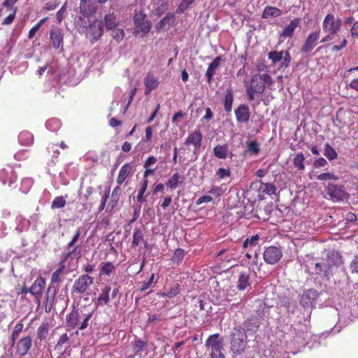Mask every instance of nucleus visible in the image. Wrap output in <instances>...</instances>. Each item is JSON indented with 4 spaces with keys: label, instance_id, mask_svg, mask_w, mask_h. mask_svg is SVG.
I'll use <instances>...</instances> for the list:
<instances>
[{
    "label": "nucleus",
    "instance_id": "46",
    "mask_svg": "<svg viewBox=\"0 0 358 358\" xmlns=\"http://www.w3.org/2000/svg\"><path fill=\"white\" fill-rule=\"evenodd\" d=\"M185 250L181 248H178L175 250L172 257L171 261L173 263H176L177 264H179L182 262L184 257H185Z\"/></svg>",
    "mask_w": 358,
    "mask_h": 358
},
{
    "label": "nucleus",
    "instance_id": "2",
    "mask_svg": "<svg viewBox=\"0 0 358 358\" xmlns=\"http://www.w3.org/2000/svg\"><path fill=\"white\" fill-rule=\"evenodd\" d=\"M342 27V19L329 13L324 18L322 28V31L327 34L322 38L321 43L331 41L341 30Z\"/></svg>",
    "mask_w": 358,
    "mask_h": 358
},
{
    "label": "nucleus",
    "instance_id": "64",
    "mask_svg": "<svg viewBox=\"0 0 358 358\" xmlns=\"http://www.w3.org/2000/svg\"><path fill=\"white\" fill-rule=\"evenodd\" d=\"M157 159L154 156H150L143 163V167L144 168H149L156 164Z\"/></svg>",
    "mask_w": 358,
    "mask_h": 358
},
{
    "label": "nucleus",
    "instance_id": "22",
    "mask_svg": "<svg viewBox=\"0 0 358 358\" xmlns=\"http://www.w3.org/2000/svg\"><path fill=\"white\" fill-rule=\"evenodd\" d=\"M301 20L299 17H295L292 20L280 33V36L283 38H292L294 36L295 29L299 27Z\"/></svg>",
    "mask_w": 358,
    "mask_h": 358
},
{
    "label": "nucleus",
    "instance_id": "63",
    "mask_svg": "<svg viewBox=\"0 0 358 358\" xmlns=\"http://www.w3.org/2000/svg\"><path fill=\"white\" fill-rule=\"evenodd\" d=\"M348 44V41L345 38H343L341 41V43L339 45H334L331 48V50L334 52H338L343 49L345 47H346Z\"/></svg>",
    "mask_w": 358,
    "mask_h": 358
},
{
    "label": "nucleus",
    "instance_id": "61",
    "mask_svg": "<svg viewBox=\"0 0 358 358\" xmlns=\"http://www.w3.org/2000/svg\"><path fill=\"white\" fill-rule=\"evenodd\" d=\"M141 206L138 205L134 207V213H133V217L131 220L129 222V224H131V223L134 222L139 217L141 214Z\"/></svg>",
    "mask_w": 358,
    "mask_h": 358
},
{
    "label": "nucleus",
    "instance_id": "40",
    "mask_svg": "<svg viewBox=\"0 0 358 358\" xmlns=\"http://www.w3.org/2000/svg\"><path fill=\"white\" fill-rule=\"evenodd\" d=\"M324 155L330 161L334 160L338 157L336 151L329 143L324 145Z\"/></svg>",
    "mask_w": 358,
    "mask_h": 358
},
{
    "label": "nucleus",
    "instance_id": "6",
    "mask_svg": "<svg viewBox=\"0 0 358 358\" xmlns=\"http://www.w3.org/2000/svg\"><path fill=\"white\" fill-rule=\"evenodd\" d=\"M79 8L80 15L78 20L81 22L80 25L87 27L90 18L96 12V8L94 6L92 0H80Z\"/></svg>",
    "mask_w": 358,
    "mask_h": 358
},
{
    "label": "nucleus",
    "instance_id": "36",
    "mask_svg": "<svg viewBox=\"0 0 358 358\" xmlns=\"http://www.w3.org/2000/svg\"><path fill=\"white\" fill-rule=\"evenodd\" d=\"M115 270V267L110 262L100 264V273L106 275H110Z\"/></svg>",
    "mask_w": 358,
    "mask_h": 358
},
{
    "label": "nucleus",
    "instance_id": "20",
    "mask_svg": "<svg viewBox=\"0 0 358 358\" xmlns=\"http://www.w3.org/2000/svg\"><path fill=\"white\" fill-rule=\"evenodd\" d=\"M50 41L55 49H59L62 47L64 41V34L61 29L56 27L50 32Z\"/></svg>",
    "mask_w": 358,
    "mask_h": 358
},
{
    "label": "nucleus",
    "instance_id": "34",
    "mask_svg": "<svg viewBox=\"0 0 358 358\" xmlns=\"http://www.w3.org/2000/svg\"><path fill=\"white\" fill-rule=\"evenodd\" d=\"M180 175L178 173H175L173 176L165 182L166 186L171 189H175L182 182L180 180Z\"/></svg>",
    "mask_w": 358,
    "mask_h": 358
},
{
    "label": "nucleus",
    "instance_id": "37",
    "mask_svg": "<svg viewBox=\"0 0 358 358\" xmlns=\"http://www.w3.org/2000/svg\"><path fill=\"white\" fill-rule=\"evenodd\" d=\"M148 186V180H143L141 183V187L138 189V194L136 196V200L138 203H142L146 201V199L144 198V194Z\"/></svg>",
    "mask_w": 358,
    "mask_h": 358
},
{
    "label": "nucleus",
    "instance_id": "13",
    "mask_svg": "<svg viewBox=\"0 0 358 358\" xmlns=\"http://www.w3.org/2000/svg\"><path fill=\"white\" fill-rule=\"evenodd\" d=\"M45 278L42 276H38L29 288V293L34 296L38 303L42 297L43 290L45 286Z\"/></svg>",
    "mask_w": 358,
    "mask_h": 358
},
{
    "label": "nucleus",
    "instance_id": "31",
    "mask_svg": "<svg viewBox=\"0 0 358 358\" xmlns=\"http://www.w3.org/2000/svg\"><path fill=\"white\" fill-rule=\"evenodd\" d=\"M233 102V90L231 87H229L226 90L224 99V108L226 112L229 113L231 110Z\"/></svg>",
    "mask_w": 358,
    "mask_h": 358
},
{
    "label": "nucleus",
    "instance_id": "15",
    "mask_svg": "<svg viewBox=\"0 0 358 358\" xmlns=\"http://www.w3.org/2000/svg\"><path fill=\"white\" fill-rule=\"evenodd\" d=\"M327 194L333 199L336 201L344 200L347 198V194L343 187L340 185L329 184L326 189Z\"/></svg>",
    "mask_w": 358,
    "mask_h": 358
},
{
    "label": "nucleus",
    "instance_id": "60",
    "mask_svg": "<svg viewBox=\"0 0 358 358\" xmlns=\"http://www.w3.org/2000/svg\"><path fill=\"white\" fill-rule=\"evenodd\" d=\"M109 194H110V188H108L105 191L104 194L102 196L101 202V204L99 206V210L100 211L103 210L105 208L107 200H108V196H109Z\"/></svg>",
    "mask_w": 358,
    "mask_h": 358
},
{
    "label": "nucleus",
    "instance_id": "41",
    "mask_svg": "<svg viewBox=\"0 0 358 358\" xmlns=\"http://www.w3.org/2000/svg\"><path fill=\"white\" fill-rule=\"evenodd\" d=\"M304 160L303 154L302 152L297 153L293 159L294 166L299 170L303 171L305 169Z\"/></svg>",
    "mask_w": 358,
    "mask_h": 358
},
{
    "label": "nucleus",
    "instance_id": "58",
    "mask_svg": "<svg viewBox=\"0 0 358 358\" xmlns=\"http://www.w3.org/2000/svg\"><path fill=\"white\" fill-rule=\"evenodd\" d=\"M216 176L218 179H223L225 177H229L231 176V171L229 169L219 168L216 172Z\"/></svg>",
    "mask_w": 358,
    "mask_h": 358
},
{
    "label": "nucleus",
    "instance_id": "52",
    "mask_svg": "<svg viewBox=\"0 0 358 358\" xmlns=\"http://www.w3.org/2000/svg\"><path fill=\"white\" fill-rule=\"evenodd\" d=\"M180 285L178 283H176L174 285L173 287L169 289L166 293H164L163 295L171 299L178 295L180 293Z\"/></svg>",
    "mask_w": 358,
    "mask_h": 358
},
{
    "label": "nucleus",
    "instance_id": "38",
    "mask_svg": "<svg viewBox=\"0 0 358 358\" xmlns=\"http://www.w3.org/2000/svg\"><path fill=\"white\" fill-rule=\"evenodd\" d=\"M249 275L246 273H241L239 275L237 287L240 290H244L247 287L250 286Z\"/></svg>",
    "mask_w": 358,
    "mask_h": 358
},
{
    "label": "nucleus",
    "instance_id": "45",
    "mask_svg": "<svg viewBox=\"0 0 358 358\" xmlns=\"http://www.w3.org/2000/svg\"><path fill=\"white\" fill-rule=\"evenodd\" d=\"M284 51H271L268 53V58L271 60L273 64L279 62L282 59Z\"/></svg>",
    "mask_w": 358,
    "mask_h": 358
},
{
    "label": "nucleus",
    "instance_id": "30",
    "mask_svg": "<svg viewBox=\"0 0 358 358\" xmlns=\"http://www.w3.org/2000/svg\"><path fill=\"white\" fill-rule=\"evenodd\" d=\"M228 152L229 146L227 144L217 145L213 148L214 155L219 159H226L228 155Z\"/></svg>",
    "mask_w": 358,
    "mask_h": 358
},
{
    "label": "nucleus",
    "instance_id": "47",
    "mask_svg": "<svg viewBox=\"0 0 358 358\" xmlns=\"http://www.w3.org/2000/svg\"><path fill=\"white\" fill-rule=\"evenodd\" d=\"M259 257L256 251H254V257L252 259V262L250 264V267L252 268V270L254 273H257V271H260V266L262 265V263H259Z\"/></svg>",
    "mask_w": 358,
    "mask_h": 358
},
{
    "label": "nucleus",
    "instance_id": "28",
    "mask_svg": "<svg viewBox=\"0 0 358 358\" xmlns=\"http://www.w3.org/2000/svg\"><path fill=\"white\" fill-rule=\"evenodd\" d=\"M103 21L107 29H113L119 24L117 17L114 13L106 15Z\"/></svg>",
    "mask_w": 358,
    "mask_h": 358
},
{
    "label": "nucleus",
    "instance_id": "8",
    "mask_svg": "<svg viewBox=\"0 0 358 358\" xmlns=\"http://www.w3.org/2000/svg\"><path fill=\"white\" fill-rule=\"evenodd\" d=\"M119 294V287L115 282L112 288L109 285H105L101 289V293L97 298L96 304L97 306H103L108 305L110 301V296L111 299H115Z\"/></svg>",
    "mask_w": 358,
    "mask_h": 358
},
{
    "label": "nucleus",
    "instance_id": "39",
    "mask_svg": "<svg viewBox=\"0 0 358 358\" xmlns=\"http://www.w3.org/2000/svg\"><path fill=\"white\" fill-rule=\"evenodd\" d=\"M121 192V187L120 185H119L115 187L114 189H113L110 196V203L112 208H113L117 204L120 198Z\"/></svg>",
    "mask_w": 358,
    "mask_h": 358
},
{
    "label": "nucleus",
    "instance_id": "9",
    "mask_svg": "<svg viewBox=\"0 0 358 358\" xmlns=\"http://www.w3.org/2000/svg\"><path fill=\"white\" fill-rule=\"evenodd\" d=\"M146 15L143 12L136 13L134 16L133 20L136 29L134 34L143 33V35L150 32L152 23L149 20H146Z\"/></svg>",
    "mask_w": 358,
    "mask_h": 358
},
{
    "label": "nucleus",
    "instance_id": "50",
    "mask_svg": "<svg viewBox=\"0 0 358 358\" xmlns=\"http://www.w3.org/2000/svg\"><path fill=\"white\" fill-rule=\"evenodd\" d=\"M66 201L62 196H56L52 202V208H61L64 207Z\"/></svg>",
    "mask_w": 358,
    "mask_h": 358
},
{
    "label": "nucleus",
    "instance_id": "25",
    "mask_svg": "<svg viewBox=\"0 0 358 358\" xmlns=\"http://www.w3.org/2000/svg\"><path fill=\"white\" fill-rule=\"evenodd\" d=\"M235 115L238 122L245 123L250 119L249 108L245 104H241L236 110Z\"/></svg>",
    "mask_w": 358,
    "mask_h": 358
},
{
    "label": "nucleus",
    "instance_id": "32",
    "mask_svg": "<svg viewBox=\"0 0 358 358\" xmlns=\"http://www.w3.org/2000/svg\"><path fill=\"white\" fill-rule=\"evenodd\" d=\"M50 329V324L48 322H42L37 329V338L40 341L45 340L48 336Z\"/></svg>",
    "mask_w": 358,
    "mask_h": 358
},
{
    "label": "nucleus",
    "instance_id": "35",
    "mask_svg": "<svg viewBox=\"0 0 358 358\" xmlns=\"http://www.w3.org/2000/svg\"><path fill=\"white\" fill-rule=\"evenodd\" d=\"M24 324L20 321L15 324L14 327L13 331L11 334V337L10 339V344L11 346H14L15 345V341L18 338L20 334L22 333L23 330Z\"/></svg>",
    "mask_w": 358,
    "mask_h": 358
},
{
    "label": "nucleus",
    "instance_id": "44",
    "mask_svg": "<svg viewBox=\"0 0 358 358\" xmlns=\"http://www.w3.org/2000/svg\"><path fill=\"white\" fill-rule=\"evenodd\" d=\"M148 346L146 342L136 340L134 341L133 345V350L136 355H141V352L144 350V349Z\"/></svg>",
    "mask_w": 358,
    "mask_h": 358
},
{
    "label": "nucleus",
    "instance_id": "62",
    "mask_svg": "<svg viewBox=\"0 0 358 358\" xmlns=\"http://www.w3.org/2000/svg\"><path fill=\"white\" fill-rule=\"evenodd\" d=\"M282 62L280 64L281 67H287L289 65V63L291 62V56L288 51H285L283 57H282Z\"/></svg>",
    "mask_w": 358,
    "mask_h": 358
},
{
    "label": "nucleus",
    "instance_id": "11",
    "mask_svg": "<svg viewBox=\"0 0 358 358\" xmlns=\"http://www.w3.org/2000/svg\"><path fill=\"white\" fill-rule=\"evenodd\" d=\"M203 136L199 130H195L192 133L189 134L187 138L185 139V144L189 147L193 146V153L195 155L194 159H197V155L199 152Z\"/></svg>",
    "mask_w": 358,
    "mask_h": 358
},
{
    "label": "nucleus",
    "instance_id": "55",
    "mask_svg": "<svg viewBox=\"0 0 358 358\" xmlns=\"http://www.w3.org/2000/svg\"><path fill=\"white\" fill-rule=\"evenodd\" d=\"M17 10V8H13V10L11 11L8 16L3 19L2 22L3 25H10L13 22L15 19Z\"/></svg>",
    "mask_w": 358,
    "mask_h": 358
},
{
    "label": "nucleus",
    "instance_id": "49",
    "mask_svg": "<svg viewBox=\"0 0 358 358\" xmlns=\"http://www.w3.org/2000/svg\"><path fill=\"white\" fill-rule=\"evenodd\" d=\"M194 0H182L176 9L177 13H183L194 3Z\"/></svg>",
    "mask_w": 358,
    "mask_h": 358
},
{
    "label": "nucleus",
    "instance_id": "10",
    "mask_svg": "<svg viewBox=\"0 0 358 358\" xmlns=\"http://www.w3.org/2000/svg\"><path fill=\"white\" fill-rule=\"evenodd\" d=\"M282 257V251L280 248L269 246L265 248L263 253V258L266 263L275 264L278 263Z\"/></svg>",
    "mask_w": 358,
    "mask_h": 358
},
{
    "label": "nucleus",
    "instance_id": "48",
    "mask_svg": "<svg viewBox=\"0 0 358 358\" xmlns=\"http://www.w3.org/2000/svg\"><path fill=\"white\" fill-rule=\"evenodd\" d=\"M55 296L46 294L45 299V310L46 313H49L51 311L55 301Z\"/></svg>",
    "mask_w": 358,
    "mask_h": 358
},
{
    "label": "nucleus",
    "instance_id": "18",
    "mask_svg": "<svg viewBox=\"0 0 358 358\" xmlns=\"http://www.w3.org/2000/svg\"><path fill=\"white\" fill-rule=\"evenodd\" d=\"M318 296V292L313 289H310L305 291L300 299L299 303L303 307H310L315 301Z\"/></svg>",
    "mask_w": 358,
    "mask_h": 358
},
{
    "label": "nucleus",
    "instance_id": "14",
    "mask_svg": "<svg viewBox=\"0 0 358 358\" xmlns=\"http://www.w3.org/2000/svg\"><path fill=\"white\" fill-rule=\"evenodd\" d=\"M16 355L20 357L24 356L27 354L32 346V338L30 336H27L21 338L16 343Z\"/></svg>",
    "mask_w": 358,
    "mask_h": 358
},
{
    "label": "nucleus",
    "instance_id": "12",
    "mask_svg": "<svg viewBox=\"0 0 358 358\" xmlns=\"http://www.w3.org/2000/svg\"><path fill=\"white\" fill-rule=\"evenodd\" d=\"M320 31H315L310 32L306 38L300 51L303 54L310 52L317 45V41L320 38Z\"/></svg>",
    "mask_w": 358,
    "mask_h": 358
},
{
    "label": "nucleus",
    "instance_id": "54",
    "mask_svg": "<svg viewBox=\"0 0 358 358\" xmlns=\"http://www.w3.org/2000/svg\"><path fill=\"white\" fill-rule=\"evenodd\" d=\"M349 268L352 274H358V255H355L350 262Z\"/></svg>",
    "mask_w": 358,
    "mask_h": 358
},
{
    "label": "nucleus",
    "instance_id": "26",
    "mask_svg": "<svg viewBox=\"0 0 358 358\" xmlns=\"http://www.w3.org/2000/svg\"><path fill=\"white\" fill-rule=\"evenodd\" d=\"M144 85L145 86V94L148 95L158 86V78L148 73L144 78Z\"/></svg>",
    "mask_w": 358,
    "mask_h": 358
},
{
    "label": "nucleus",
    "instance_id": "17",
    "mask_svg": "<svg viewBox=\"0 0 358 358\" xmlns=\"http://www.w3.org/2000/svg\"><path fill=\"white\" fill-rule=\"evenodd\" d=\"M134 168L131 163H126L121 168L118 173L116 182L117 185H121L124 182L127 183V180L134 173Z\"/></svg>",
    "mask_w": 358,
    "mask_h": 358
},
{
    "label": "nucleus",
    "instance_id": "59",
    "mask_svg": "<svg viewBox=\"0 0 358 358\" xmlns=\"http://www.w3.org/2000/svg\"><path fill=\"white\" fill-rule=\"evenodd\" d=\"M154 278H155V274L152 273L149 280L141 282V285L139 286V290L141 292H143V291H145L146 289H148L150 287L151 284L152 283Z\"/></svg>",
    "mask_w": 358,
    "mask_h": 358
},
{
    "label": "nucleus",
    "instance_id": "23",
    "mask_svg": "<svg viewBox=\"0 0 358 358\" xmlns=\"http://www.w3.org/2000/svg\"><path fill=\"white\" fill-rule=\"evenodd\" d=\"M341 262V256L338 252H329L326 259L323 262V266L325 271L330 270L332 266L339 264Z\"/></svg>",
    "mask_w": 358,
    "mask_h": 358
},
{
    "label": "nucleus",
    "instance_id": "4",
    "mask_svg": "<svg viewBox=\"0 0 358 358\" xmlns=\"http://www.w3.org/2000/svg\"><path fill=\"white\" fill-rule=\"evenodd\" d=\"M91 317L92 313L85 314L83 311L73 310L66 316V325L72 329L83 330L87 327Z\"/></svg>",
    "mask_w": 358,
    "mask_h": 358
},
{
    "label": "nucleus",
    "instance_id": "33",
    "mask_svg": "<svg viewBox=\"0 0 358 358\" xmlns=\"http://www.w3.org/2000/svg\"><path fill=\"white\" fill-rule=\"evenodd\" d=\"M69 345L70 338L67 333H64L59 338L57 343L55 344V349L57 350H62L69 347Z\"/></svg>",
    "mask_w": 358,
    "mask_h": 358
},
{
    "label": "nucleus",
    "instance_id": "29",
    "mask_svg": "<svg viewBox=\"0 0 358 358\" xmlns=\"http://www.w3.org/2000/svg\"><path fill=\"white\" fill-rule=\"evenodd\" d=\"M282 14V10L278 8L273 6H266L262 13V17L264 19H268L271 17H279Z\"/></svg>",
    "mask_w": 358,
    "mask_h": 358
},
{
    "label": "nucleus",
    "instance_id": "5",
    "mask_svg": "<svg viewBox=\"0 0 358 358\" xmlns=\"http://www.w3.org/2000/svg\"><path fill=\"white\" fill-rule=\"evenodd\" d=\"M206 348L209 352L210 358H225L223 350V339L220 334L208 336L206 341Z\"/></svg>",
    "mask_w": 358,
    "mask_h": 358
},
{
    "label": "nucleus",
    "instance_id": "42",
    "mask_svg": "<svg viewBox=\"0 0 358 358\" xmlns=\"http://www.w3.org/2000/svg\"><path fill=\"white\" fill-rule=\"evenodd\" d=\"M259 240V236L258 234H255L252 236L251 238H248L245 240L243 248H250V250L257 245V242Z\"/></svg>",
    "mask_w": 358,
    "mask_h": 358
},
{
    "label": "nucleus",
    "instance_id": "27",
    "mask_svg": "<svg viewBox=\"0 0 358 358\" xmlns=\"http://www.w3.org/2000/svg\"><path fill=\"white\" fill-rule=\"evenodd\" d=\"M221 62V57H216L213 62L208 65V67L206 72V76L207 77L208 83H210L213 76L215 73L216 69L219 67Z\"/></svg>",
    "mask_w": 358,
    "mask_h": 358
},
{
    "label": "nucleus",
    "instance_id": "16",
    "mask_svg": "<svg viewBox=\"0 0 358 358\" xmlns=\"http://www.w3.org/2000/svg\"><path fill=\"white\" fill-rule=\"evenodd\" d=\"M76 250V248H75L72 251L64 253L62 255V259L59 263V267L55 271L51 277V282L52 284H55L59 282L60 281L61 275L63 274L64 271L65 269V262L67 259L71 257V255Z\"/></svg>",
    "mask_w": 358,
    "mask_h": 358
},
{
    "label": "nucleus",
    "instance_id": "21",
    "mask_svg": "<svg viewBox=\"0 0 358 358\" xmlns=\"http://www.w3.org/2000/svg\"><path fill=\"white\" fill-rule=\"evenodd\" d=\"M0 180L3 184L8 183L11 185L17 180V175L12 167L9 166L8 169H3L0 170Z\"/></svg>",
    "mask_w": 358,
    "mask_h": 358
},
{
    "label": "nucleus",
    "instance_id": "56",
    "mask_svg": "<svg viewBox=\"0 0 358 358\" xmlns=\"http://www.w3.org/2000/svg\"><path fill=\"white\" fill-rule=\"evenodd\" d=\"M264 188L263 189L264 193H265L268 195H272V194H275L277 188L273 184L266 182V183L264 184Z\"/></svg>",
    "mask_w": 358,
    "mask_h": 358
},
{
    "label": "nucleus",
    "instance_id": "57",
    "mask_svg": "<svg viewBox=\"0 0 358 358\" xmlns=\"http://www.w3.org/2000/svg\"><path fill=\"white\" fill-rule=\"evenodd\" d=\"M338 178L336 175L332 173H323L317 176V179L319 180H336Z\"/></svg>",
    "mask_w": 358,
    "mask_h": 358
},
{
    "label": "nucleus",
    "instance_id": "53",
    "mask_svg": "<svg viewBox=\"0 0 358 358\" xmlns=\"http://www.w3.org/2000/svg\"><path fill=\"white\" fill-rule=\"evenodd\" d=\"M248 150L253 154H258L259 152V144L256 141H252L247 143Z\"/></svg>",
    "mask_w": 358,
    "mask_h": 358
},
{
    "label": "nucleus",
    "instance_id": "43",
    "mask_svg": "<svg viewBox=\"0 0 358 358\" xmlns=\"http://www.w3.org/2000/svg\"><path fill=\"white\" fill-rule=\"evenodd\" d=\"M19 141L22 145H29L33 141V136L29 131H22L19 135Z\"/></svg>",
    "mask_w": 358,
    "mask_h": 358
},
{
    "label": "nucleus",
    "instance_id": "7",
    "mask_svg": "<svg viewBox=\"0 0 358 358\" xmlns=\"http://www.w3.org/2000/svg\"><path fill=\"white\" fill-rule=\"evenodd\" d=\"M94 283V278L88 274H83L79 276L73 282L71 294H83L90 290L91 285Z\"/></svg>",
    "mask_w": 358,
    "mask_h": 358
},
{
    "label": "nucleus",
    "instance_id": "19",
    "mask_svg": "<svg viewBox=\"0 0 358 358\" xmlns=\"http://www.w3.org/2000/svg\"><path fill=\"white\" fill-rule=\"evenodd\" d=\"M87 31V34H89L90 37L92 38V41H96L101 37L103 32L102 23L101 22L94 21L92 24H90Z\"/></svg>",
    "mask_w": 358,
    "mask_h": 358
},
{
    "label": "nucleus",
    "instance_id": "3",
    "mask_svg": "<svg viewBox=\"0 0 358 358\" xmlns=\"http://www.w3.org/2000/svg\"><path fill=\"white\" fill-rule=\"evenodd\" d=\"M247 334L245 329L242 327L234 329L230 338V348L234 353L241 355L243 353L247 346Z\"/></svg>",
    "mask_w": 358,
    "mask_h": 358
},
{
    "label": "nucleus",
    "instance_id": "1",
    "mask_svg": "<svg viewBox=\"0 0 358 358\" xmlns=\"http://www.w3.org/2000/svg\"><path fill=\"white\" fill-rule=\"evenodd\" d=\"M273 84V79L268 73H257L252 76L250 85L246 87V94L248 99L250 101H254L255 94H263L266 85Z\"/></svg>",
    "mask_w": 358,
    "mask_h": 358
},
{
    "label": "nucleus",
    "instance_id": "51",
    "mask_svg": "<svg viewBox=\"0 0 358 358\" xmlns=\"http://www.w3.org/2000/svg\"><path fill=\"white\" fill-rule=\"evenodd\" d=\"M112 30V36L117 42H120L124 37V31L122 29L114 28Z\"/></svg>",
    "mask_w": 358,
    "mask_h": 358
},
{
    "label": "nucleus",
    "instance_id": "24",
    "mask_svg": "<svg viewBox=\"0 0 358 358\" xmlns=\"http://www.w3.org/2000/svg\"><path fill=\"white\" fill-rule=\"evenodd\" d=\"M144 245L148 248V241L144 238L143 230L141 228L136 227L134 229L131 247L135 248L138 245Z\"/></svg>",
    "mask_w": 358,
    "mask_h": 358
}]
</instances>
